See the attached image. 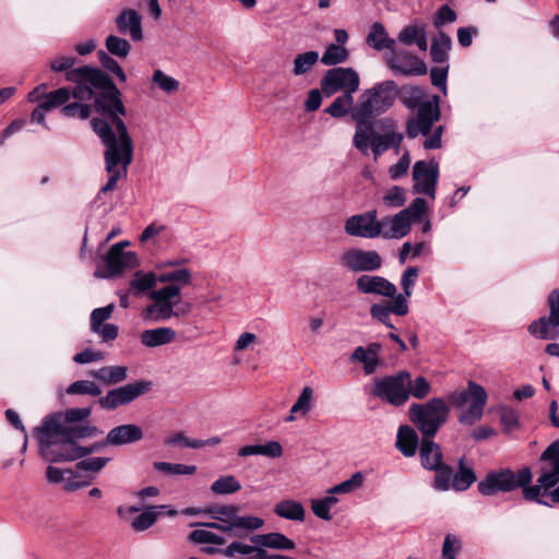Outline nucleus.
I'll use <instances>...</instances> for the list:
<instances>
[{
	"label": "nucleus",
	"instance_id": "680f3d73",
	"mask_svg": "<svg viewBox=\"0 0 559 559\" xmlns=\"http://www.w3.org/2000/svg\"><path fill=\"white\" fill-rule=\"evenodd\" d=\"M98 57H99V61H100L102 66L106 70H108L109 72L116 74L117 78L121 82H124L127 80V76H126L122 68L118 64V62L115 59H112L110 56H108L104 51H99L98 52Z\"/></svg>",
	"mask_w": 559,
	"mask_h": 559
},
{
	"label": "nucleus",
	"instance_id": "c03bdc74",
	"mask_svg": "<svg viewBox=\"0 0 559 559\" xmlns=\"http://www.w3.org/2000/svg\"><path fill=\"white\" fill-rule=\"evenodd\" d=\"M350 360L361 362L367 374L373 373L379 365V357L371 356L362 346L355 348L350 355Z\"/></svg>",
	"mask_w": 559,
	"mask_h": 559
},
{
	"label": "nucleus",
	"instance_id": "e2e57ef3",
	"mask_svg": "<svg viewBox=\"0 0 559 559\" xmlns=\"http://www.w3.org/2000/svg\"><path fill=\"white\" fill-rule=\"evenodd\" d=\"M109 461H110L109 457H99V456L98 457H87V459L81 460L76 464V467L80 471H88V472L98 473L105 467V465Z\"/></svg>",
	"mask_w": 559,
	"mask_h": 559
},
{
	"label": "nucleus",
	"instance_id": "13d9d810",
	"mask_svg": "<svg viewBox=\"0 0 559 559\" xmlns=\"http://www.w3.org/2000/svg\"><path fill=\"white\" fill-rule=\"evenodd\" d=\"M114 308V304H109L106 307L94 309L91 313V330H97L98 326L105 324L104 322L111 317Z\"/></svg>",
	"mask_w": 559,
	"mask_h": 559
},
{
	"label": "nucleus",
	"instance_id": "c85d7f7f",
	"mask_svg": "<svg viewBox=\"0 0 559 559\" xmlns=\"http://www.w3.org/2000/svg\"><path fill=\"white\" fill-rule=\"evenodd\" d=\"M418 435L416 430L408 426H400L396 435V448L406 457L414 456L418 449Z\"/></svg>",
	"mask_w": 559,
	"mask_h": 559
},
{
	"label": "nucleus",
	"instance_id": "2eb2a0df",
	"mask_svg": "<svg viewBox=\"0 0 559 559\" xmlns=\"http://www.w3.org/2000/svg\"><path fill=\"white\" fill-rule=\"evenodd\" d=\"M128 241H120L111 246L105 257V265L95 272L96 277L110 278L120 275L126 270L139 264L138 257L132 251H124Z\"/></svg>",
	"mask_w": 559,
	"mask_h": 559
},
{
	"label": "nucleus",
	"instance_id": "338daca9",
	"mask_svg": "<svg viewBox=\"0 0 559 559\" xmlns=\"http://www.w3.org/2000/svg\"><path fill=\"white\" fill-rule=\"evenodd\" d=\"M456 20V13L448 5H441L435 14L433 25L439 28L447 23H453Z\"/></svg>",
	"mask_w": 559,
	"mask_h": 559
},
{
	"label": "nucleus",
	"instance_id": "864d4df0",
	"mask_svg": "<svg viewBox=\"0 0 559 559\" xmlns=\"http://www.w3.org/2000/svg\"><path fill=\"white\" fill-rule=\"evenodd\" d=\"M475 480V473L471 468L461 466L460 471L453 475V488L459 491L466 490Z\"/></svg>",
	"mask_w": 559,
	"mask_h": 559
},
{
	"label": "nucleus",
	"instance_id": "8fccbe9b",
	"mask_svg": "<svg viewBox=\"0 0 559 559\" xmlns=\"http://www.w3.org/2000/svg\"><path fill=\"white\" fill-rule=\"evenodd\" d=\"M436 472L435 477V488L438 490H448L450 487H453V473L451 467L448 465L440 464L439 467L433 468Z\"/></svg>",
	"mask_w": 559,
	"mask_h": 559
},
{
	"label": "nucleus",
	"instance_id": "f257e3e1",
	"mask_svg": "<svg viewBox=\"0 0 559 559\" xmlns=\"http://www.w3.org/2000/svg\"><path fill=\"white\" fill-rule=\"evenodd\" d=\"M540 460L547 462L540 468L536 485L531 486L532 472L528 467L518 473L507 468L490 472L478 483V491L484 496H492L499 491L509 492L522 488L525 500L552 507L559 503V441L552 442L543 453Z\"/></svg>",
	"mask_w": 559,
	"mask_h": 559
},
{
	"label": "nucleus",
	"instance_id": "c756f323",
	"mask_svg": "<svg viewBox=\"0 0 559 559\" xmlns=\"http://www.w3.org/2000/svg\"><path fill=\"white\" fill-rule=\"evenodd\" d=\"M419 455L421 465L427 469H433L442 463V452L440 447L432 441V438L423 437L419 447Z\"/></svg>",
	"mask_w": 559,
	"mask_h": 559
},
{
	"label": "nucleus",
	"instance_id": "09e8293b",
	"mask_svg": "<svg viewBox=\"0 0 559 559\" xmlns=\"http://www.w3.org/2000/svg\"><path fill=\"white\" fill-rule=\"evenodd\" d=\"M105 46L109 53L118 58H126L131 50L129 41L116 35H109L106 38Z\"/></svg>",
	"mask_w": 559,
	"mask_h": 559
},
{
	"label": "nucleus",
	"instance_id": "cd10ccee",
	"mask_svg": "<svg viewBox=\"0 0 559 559\" xmlns=\"http://www.w3.org/2000/svg\"><path fill=\"white\" fill-rule=\"evenodd\" d=\"M250 540L258 546L276 550H293L296 548L294 540L277 532L253 535Z\"/></svg>",
	"mask_w": 559,
	"mask_h": 559
},
{
	"label": "nucleus",
	"instance_id": "37998d69",
	"mask_svg": "<svg viewBox=\"0 0 559 559\" xmlns=\"http://www.w3.org/2000/svg\"><path fill=\"white\" fill-rule=\"evenodd\" d=\"M347 58L348 51L346 48L340 45L331 44L326 47L320 60L324 66H335L346 61Z\"/></svg>",
	"mask_w": 559,
	"mask_h": 559
},
{
	"label": "nucleus",
	"instance_id": "6ab92c4d",
	"mask_svg": "<svg viewBox=\"0 0 559 559\" xmlns=\"http://www.w3.org/2000/svg\"><path fill=\"white\" fill-rule=\"evenodd\" d=\"M388 67L395 74L404 76L424 75L428 69L423 59L408 50H396L394 47L391 55L385 57Z\"/></svg>",
	"mask_w": 559,
	"mask_h": 559
},
{
	"label": "nucleus",
	"instance_id": "9d476101",
	"mask_svg": "<svg viewBox=\"0 0 559 559\" xmlns=\"http://www.w3.org/2000/svg\"><path fill=\"white\" fill-rule=\"evenodd\" d=\"M486 402L485 389L473 381L468 382L466 390L455 392L451 396V403L461 409L459 421L466 426H472L480 420Z\"/></svg>",
	"mask_w": 559,
	"mask_h": 559
},
{
	"label": "nucleus",
	"instance_id": "1a4fd4ad",
	"mask_svg": "<svg viewBox=\"0 0 559 559\" xmlns=\"http://www.w3.org/2000/svg\"><path fill=\"white\" fill-rule=\"evenodd\" d=\"M428 204L425 199L416 198L408 207L394 215H388L379 221L380 237L384 239H401L412 228L413 223L421 222L426 217Z\"/></svg>",
	"mask_w": 559,
	"mask_h": 559
},
{
	"label": "nucleus",
	"instance_id": "ddd939ff",
	"mask_svg": "<svg viewBox=\"0 0 559 559\" xmlns=\"http://www.w3.org/2000/svg\"><path fill=\"white\" fill-rule=\"evenodd\" d=\"M409 372L401 371L395 376L385 377L374 382L372 394L394 406H401L409 399Z\"/></svg>",
	"mask_w": 559,
	"mask_h": 559
},
{
	"label": "nucleus",
	"instance_id": "5701e85b",
	"mask_svg": "<svg viewBox=\"0 0 559 559\" xmlns=\"http://www.w3.org/2000/svg\"><path fill=\"white\" fill-rule=\"evenodd\" d=\"M46 88L45 84L35 87L28 94L29 102H40L49 111L56 107L64 105L72 95V90L60 87L49 93H43Z\"/></svg>",
	"mask_w": 559,
	"mask_h": 559
},
{
	"label": "nucleus",
	"instance_id": "dca6fc26",
	"mask_svg": "<svg viewBox=\"0 0 559 559\" xmlns=\"http://www.w3.org/2000/svg\"><path fill=\"white\" fill-rule=\"evenodd\" d=\"M359 84V75L352 68L330 69L321 79V90L326 96H332L340 91L354 94L358 91Z\"/></svg>",
	"mask_w": 559,
	"mask_h": 559
},
{
	"label": "nucleus",
	"instance_id": "393cba45",
	"mask_svg": "<svg viewBox=\"0 0 559 559\" xmlns=\"http://www.w3.org/2000/svg\"><path fill=\"white\" fill-rule=\"evenodd\" d=\"M397 39L403 45L411 46L415 44L419 50L426 51L428 49L426 24L421 21H415L401 29Z\"/></svg>",
	"mask_w": 559,
	"mask_h": 559
},
{
	"label": "nucleus",
	"instance_id": "49530a36",
	"mask_svg": "<svg viewBox=\"0 0 559 559\" xmlns=\"http://www.w3.org/2000/svg\"><path fill=\"white\" fill-rule=\"evenodd\" d=\"M153 467L156 471L163 472L167 475H192L197 471L194 465L168 462H155Z\"/></svg>",
	"mask_w": 559,
	"mask_h": 559
},
{
	"label": "nucleus",
	"instance_id": "de8ad7c7",
	"mask_svg": "<svg viewBox=\"0 0 559 559\" xmlns=\"http://www.w3.org/2000/svg\"><path fill=\"white\" fill-rule=\"evenodd\" d=\"M188 540L194 544H213V545H224L226 543L225 538L221 535H217L209 530H194L189 536Z\"/></svg>",
	"mask_w": 559,
	"mask_h": 559
},
{
	"label": "nucleus",
	"instance_id": "39448f33",
	"mask_svg": "<svg viewBox=\"0 0 559 559\" xmlns=\"http://www.w3.org/2000/svg\"><path fill=\"white\" fill-rule=\"evenodd\" d=\"M399 86L393 80H386L366 88L358 97L352 114L355 121L353 139L356 148H365L367 133L371 131L372 119L388 111L395 103Z\"/></svg>",
	"mask_w": 559,
	"mask_h": 559
},
{
	"label": "nucleus",
	"instance_id": "7c9ffc66",
	"mask_svg": "<svg viewBox=\"0 0 559 559\" xmlns=\"http://www.w3.org/2000/svg\"><path fill=\"white\" fill-rule=\"evenodd\" d=\"M273 512L277 516L289 521L304 522L306 519L305 507L301 502L293 499H285L277 502L273 508Z\"/></svg>",
	"mask_w": 559,
	"mask_h": 559
},
{
	"label": "nucleus",
	"instance_id": "c9c22d12",
	"mask_svg": "<svg viewBox=\"0 0 559 559\" xmlns=\"http://www.w3.org/2000/svg\"><path fill=\"white\" fill-rule=\"evenodd\" d=\"M451 45V38L445 33L440 32L431 43L430 55L432 61L437 63L445 62Z\"/></svg>",
	"mask_w": 559,
	"mask_h": 559
},
{
	"label": "nucleus",
	"instance_id": "79ce46f5",
	"mask_svg": "<svg viewBox=\"0 0 559 559\" xmlns=\"http://www.w3.org/2000/svg\"><path fill=\"white\" fill-rule=\"evenodd\" d=\"M66 392L70 395L99 396L102 394L100 388L90 380L74 381L67 388Z\"/></svg>",
	"mask_w": 559,
	"mask_h": 559
},
{
	"label": "nucleus",
	"instance_id": "6e6d98bb",
	"mask_svg": "<svg viewBox=\"0 0 559 559\" xmlns=\"http://www.w3.org/2000/svg\"><path fill=\"white\" fill-rule=\"evenodd\" d=\"M462 549V543L459 537L452 534H448L444 537L442 545V558L443 559H456V555Z\"/></svg>",
	"mask_w": 559,
	"mask_h": 559
},
{
	"label": "nucleus",
	"instance_id": "69168bd1",
	"mask_svg": "<svg viewBox=\"0 0 559 559\" xmlns=\"http://www.w3.org/2000/svg\"><path fill=\"white\" fill-rule=\"evenodd\" d=\"M411 156L409 152H404L399 162L389 168L390 177L394 180L405 176L409 168Z\"/></svg>",
	"mask_w": 559,
	"mask_h": 559
},
{
	"label": "nucleus",
	"instance_id": "0e129e2a",
	"mask_svg": "<svg viewBox=\"0 0 559 559\" xmlns=\"http://www.w3.org/2000/svg\"><path fill=\"white\" fill-rule=\"evenodd\" d=\"M418 277V270L414 266L407 267L402 276H401V286L403 289V294L406 296H412L414 285Z\"/></svg>",
	"mask_w": 559,
	"mask_h": 559
},
{
	"label": "nucleus",
	"instance_id": "aec40b11",
	"mask_svg": "<svg viewBox=\"0 0 559 559\" xmlns=\"http://www.w3.org/2000/svg\"><path fill=\"white\" fill-rule=\"evenodd\" d=\"M414 192L424 193L432 200L436 198V187L439 179V164L435 159L418 160L413 166Z\"/></svg>",
	"mask_w": 559,
	"mask_h": 559
},
{
	"label": "nucleus",
	"instance_id": "603ef678",
	"mask_svg": "<svg viewBox=\"0 0 559 559\" xmlns=\"http://www.w3.org/2000/svg\"><path fill=\"white\" fill-rule=\"evenodd\" d=\"M431 386L428 380L419 376L412 380L409 376V386L407 388V392H409V396H414L415 399L423 400L430 393Z\"/></svg>",
	"mask_w": 559,
	"mask_h": 559
},
{
	"label": "nucleus",
	"instance_id": "7ed1b4c3",
	"mask_svg": "<svg viewBox=\"0 0 559 559\" xmlns=\"http://www.w3.org/2000/svg\"><path fill=\"white\" fill-rule=\"evenodd\" d=\"M120 116V114H112L91 121L93 130L106 146L104 158L109 178L102 187L100 194H106L116 188L118 180L127 176L128 167L132 162L133 143Z\"/></svg>",
	"mask_w": 559,
	"mask_h": 559
},
{
	"label": "nucleus",
	"instance_id": "423d86ee",
	"mask_svg": "<svg viewBox=\"0 0 559 559\" xmlns=\"http://www.w3.org/2000/svg\"><path fill=\"white\" fill-rule=\"evenodd\" d=\"M60 419V415H53L36 428L41 456L52 463L82 459L81 447L64 431Z\"/></svg>",
	"mask_w": 559,
	"mask_h": 559
},
{
	"label": "nucleus",
	"instance_id": "9b49d317",
	"mask_svg": "<svg viewBox=\"0 0 559 559\" xmlns=\"http://www.w3.org/2000/svg\"><path fill=\"white\" fill-rule=\"evenodd\" d=\"M213 520L222 522L234 536H245L264 526V520L255 515H239L235 504L216 506L209 510Z\"/></svg>",
	"mask_w": 559,
	"mask_h": 559
},
{
	"label": "nucleus",
	"instance_id": "bf43d9fd",
	"mask_svg": "<svg viewBox=\"0 0 559 559\" xmlns=\"http://www.w3.org/2000/svg\"><path fill=\"white\" fill-rule=\"evenodd\" d=\"M409 296H406L405 294H395L393 300L384 304L386 308L396 316H406L408 313V301L407 298Z\"/></svg>",
	"mask_w": 559,
	"mask_h": 559
},
{
	"label": "nucleus",
	"instance_id": "20e7f679",
	"mask_svg": "<svg viewBox=\"0 0 559 559\" xmlns=\"http://www.w3.org/2000/svg\"><path fill=\"white\" fill-rule=\"evenodd\" d=\"M159 283L168 284L150 292L153 304L146 306L142 317L151 322H162L174 317H186L191 311L189 302L181 305V289L192 284V273L187 267H179L159 274Z\"/></svg>",
	"mask_w": 559,
	"mask_h": 559
},
{
	"label": "nucleus",
	"instance_id": "72a5a7b5",
	"mask_svg": "<svg viewBox=\"0 0 559 559\" xmlns=\"http://www.w3.org/2000/svg\"><path fill=\"white\" fill-rule=\"evenodd\" d=\"M319 60V52L314 50L297 53L293 60V75L302 76L309 73Z\"/></svg>",
	"mask_w": 559,
	"mask_h": 559
},
{
	"label": "nucleus",
	"instance_id": "e433bc0d",
	"mask_svg": "<svg viewBox=\"0 0 559 559\" xmlns=\"http://www.w3.org/2000/svg\"><path fill=\"white\" fill-rule=\"evenodd\" d=\"M354 94L343 93L336 97L325 111L334 118H342L354 111Z\"/></svg>",
	"mask_w": 559,
	"mask_h": 559
},
{
	"label": "nucleus",
	"instance_id": "f704fd0d",
	"mask_svg": "<svg viewBox=\"0 0 559 559\" xmlns=\"http://www.w3.org/2000/svg\"><path fill=\"white\" fill-rule=\"evenodd\" d=\"M166 506H151L142 511L131 522V527L135 532H143L155 524L160 515V510L166 509Z\"/></svg>",
	"mask_w": 559,
	"mask_h": 559
},
{
	"label": "nucleus",
	"instance_id": "58836bf2",
	"mask_svg": "<svg viewBox=\"0 0 559 559\" xmlns=\"http://www.w3.org/2000/svg\"><path fill=\"white\" fill-rule=\"evenodd\" d=\"M152 83L164 93L171 95L179 91L180 83L175 78L157 69L152 75Z\"/></svg>",
	"mask_w": 559,
	"mask_h": 559
},
{
	"label": "nucleus",
	"instance_id": "774afa93",
	"mask_svg": "<svg viewBox=\"0 0 559 559\" xmlns=\"http://www.w3.org/2000/svg\"><path fill=\"white\" fill-rule=\"evenodd\" d=\"M64 431L76 442L79 439L94 437L100 433L95 426H80L74 428H64Z\"/></svg>",
	"mask_w": 559,
	"mask_h": 559
},
{
	"label": "nucleus",
	"instance_id": "2f4dec72",
	"mask_svg": "<svg viewBox=\"0 0 559 559\" xmlns=\"http://www.w3.org/2000/svg\"><path fill=\"white\" fill-rule=\"evenodd\" d=\"M367 43L370 47L377 50H382L385 48L391 51L395 46V40L389 38L384 26L379 22H376L371 25L367 36Z\"/></svg>",
	"mask_w": 559,
	"mask_h": 559
},
{
	"label": "nucleus",
	"instance_id": "412c9836",
	"mask_svg": "<svg viewBox=\"0 0 559 559\" xmlns=\"http://www.w3.org/2000/svg\"><path fill=\"white\" fill-rule=\"evenodd\" d=\"M344 230L352 237L374 239L380 237L379 219L377 210H370L364 214L348 217Z\"/></svg>",
	"mask_w": 559,
	"mask_h": 559
},
{
	"label": "nucleus",
	"instance_id": "a18cd8bd",
	"mask_svg": "<svg viewBox=\"0 0 559 559\" xmlns=\"http://www.w3.org/2000/svg\"><path fill=\"white\" fill-rule=\"evenodd\" d=\"M364 484V475L360 472L354 473L350 478L333 486L328 490V493L338 495V493H350L357 489H359Z\"/></svg>",
	"mask_w": 559,
	"mask_h": 559
},
{
	"label": "nucleus",
	"instance_id": "a19ab883",
	"mask_svg": "<svg viewBox=\"0 0 559 559\" xmlns=\"http://www.w3.org/2000/svg\"><path fill=\"white\" fill-rule=\"evenodd\" d=\"M157 283H159V275H156L153 272L143 273L138 271L131 281L130 286L139 293H145L155 287Z\"/></svg>",
	"mask_w": 559,
	"mask_h": 559
},
{
	"label": "nucleus",
	"instance_id": "b1692460",
	"mask_svg": "<svg viewBox=\"0 0 559 559\" xmlns=\"http://www.w3.org/2000/svg\"><path fill=\"white\" fill-rule=\"evenodd\" d=\"M143 438V430L134 424L120 425L108 431L105 443L110 445H124L134 443Z\"/></svg>",
	"mask_w": 559,
	"mask_h": 559
},
{
	"label": "nucleus",
	"instance_id": "473e14b6",
	"mask_svg": "<svg viewBox=\"0 0 559 559\" xmlns=\"http://www.w3.org/2000/svg\"><path fill=\"white\" fill-rule=\"evenodd\" d=\"M90 374L103 383L117 384L127 379L128 369L123 366H106L91 371Z\"/></svg>",
	"mask_w": 559,
	"mask_h": 559
},
{
	"label": "nucleus",
	"instance_id": "4d7b16f0",
	"mask_svg": "<svg viewBox=\"0 0 559 559\" xmlns=\"http://www.w3.org/2000/svg\"><path fill=\"white\" fill-rule=\"evenodd\" d=\"M253 551V545H248L242 542H233L225 549L222 550L224 556L235 558L238 556H247L250 559Z\"/></svg>",
	"mask_w": 559,
	"mask_h": 559
},
{
	"label": "nucleus",
	"instance_id": "3c124183",
	"mask_svg": "<svg viewBox=\"0 0 559 559\" xmlns=\"http://www.w3.org/2000/svg\"><path fill=\"white\" fill-rule=\"evenodd\" d=\"M383 204L386 207L395 209L401 207L406 202V193L405 189L394 186L390 188L382 198Z\"/></svg>",
	"mask_w": 559,
	"mask_h": 559
},
{
	"label": "nucleus",
	"instance_id": "4468645a",
	"mask_svg": "<svg viewBox=\"0 0 559 559\" xmlns=\"http://www.w3.org/2000/svg\"><path fill=\"white\" fill-rule=\"evenodd\" d=\"M152 382L147 380L127 383L109 390L104 396L99 397L98 404L103 409L114 411L119 406L130 404L138 397L146 394L152 390Z\"/></svg>",
	"mask_w": 559,
	"mask_h": 559
},
{
	"label": "nucleus",
	"instance_id": "4be33fe9",
	"mask_svg": "<svg viewBox=\"0 0 559 559\" xmlns=\"http://www.w3.org/2000/svg\"><path fill=\"white\" fill-rule=\"evenodd\" d=\"M355 284L360 294H372L382 297H394L396 294V286L385 277L379 275H360L357 277Z\"/></svg>",
	"mask_w": 559,
	"mask_h": 559
},
{
	"label": "nucleus",
	"instance_id": "bb28decb",
	"mask_svg": "<svg viewBox=\"0 0 559 559\" xmlns=\"http://www.w3.org/2000/svg\"><path fill=\"white\" fill-rule=\"evenodd\" d=\"M176 338V331L169 326L144 330L140 341L145 347H158L171 343Z\"/></svg>",
	"mask_w": 559,
	"mask_h": 559
},
{
	"label": "nucleus",
	"instance_id": "6e6552de",
	"mask_svg": "<svg viewBox=\"0 0 559 559\" xmlns=\"http://www.w3.org/2000/svg\"><path fill=\"white\" fill-rule=\"evenodd\" d=\"M450 406L441 397H433L426 403L413 404L408 408L409 420L421 432L423 437L433 438L447 423Z\"/></svg>",
	"mask_w": 559,
	"mask_h": 559
},
{
	"label": "nucleus",
	"instance_id": "ea45409f",
	"mask_svg": "<svg viewBox=\"0 0 559 559\" xmlns=\"http://www.w3.org/2000/svg\"><path fill=\"white\" fill-rule=\"evenodd\" d=\"M241 489V484L233 475H226L217 478L211 485V490L215 495H231Z\"/></svg>",
	"mask_w": 559,
	"mask_h": 559
},
{
	"label": "nucleus",
	"instance_id": "5fc2aeb1",
	"mask_svg": "<svg viewBox=\"0 0 559 559\" xmlns=\"http://www.w3.org/2000/svg\"><path fill=\"white\" fill-rule=\"evenodd\" d=\"M91 112H92V107L90 105L81 104L78 102H74L71 104H64V106L61 108V114L68 118L78 116L84 120L91 116Z\"/></svg>",
	"mask_w": 559,
	"mask_h": 559
},
{
	"label": "nucleus",
	"instance_id": "0eeeda50",
	"mask_svg": "<svg viewBox=\"0 0 559 559\" xmlns=\"http://www.w3.org/2000/svg\"><path fill=\"white\" fill-rule=\"evenodd\" d=\"M425 92L418 86H409L403 90L402 103L407 109L418 108L416 117L409 118L406 123V134L414 139L419 133L428 135L436 121L440 118L439 97L433 100H424Z\"/></svg>",
	"mask_w": 559,
	"mask_h": 559
},
{
	"label": "nucleus",
	"instance_id": "f8f14e48",
	"mask_svg": "<svg viewBox=\"0 0 559 559\" xmlns=\"http://www.w3.org/2000/svg\"><path fill=\"white\" fill-rule=\"evenodd\" d=\"M379 124L384 131L383 134L374 131L371 124V131L367 133L366 147L358 148L362 154H368L371 147L374 159L382 155L389 148H393L395 154L400 153L401 143L404 135L395 131V122L391 118H383L379 120Z\"/></svg>",
	"mask_w": 559,
	"mask_h": 559
},
{
	"label": "nucleus",
	"instance_id": "a211bd4d",
	"mask_svg": "<svg viewBox=\"0 0 559 559\" xmlns=\"http://www.w3.org/2000/svg\"><path fill=\"white\" fill-rule=\"evenodd\" d=\"M341 266L353 273L374 272L382 266V258L376 250L349 248L338 258Z\"/></svg>",
	"mask_w": 559,
	"mask_h": 559
},
{
	"label": "nucleus",
	"instance_id": "f3484780",
	"mask_svg": "<svg viewBox=\"0 0 559 559\" xmlns=\"http://www.w3.org/2000/svg\"><path fill=\"white\" fill-rule=\"evenodd\" d=\"M549 316H543L533 321L527 331L540 340H556L559 337V289H555L548 297Z\"/></svg>",
	"mask_w": 559,
	"mask_h": 559
},
{
	"label": "nucleus",
	"instance_id": "4c0bfd02",
	"mask_svg": "<svg viewBox=\"0 0 559 559\" xmlns=\"http://www.w3.org/2000/svg\"><path fill=\"white\" fill-rule=\"evenodd\" d=\"M314 406V391L311 386H304L296 402L293 404V413H300L306 417Z\"/></svg>",
	"mask_w": 559,
	"mask_h": 559
},
{
	"label": "nucleus",
	"instance_id": "f03ea898",
	"mask_svg": "<svg viewBox=\"0 0 559 559\" xmlns=\"http://www.w3.org/2000/svg\"><path fill=\"white\" fill-rule=\"evenodd\" d=\"M76 59L70 56H59L52 59L49 67L55 72L66 71V80L75 84L72 96L79 100H90L95 97V110L107 117L112 114L124 115L121 94L112 80L102 70L91 67L72 69Z\"/></svg>",
	"mask_w": 559,
	"mask_h": 559
},
{
	"label": "nucleus",
	"instance_id": "052dcab7",
	"mask_svg": "<svg viewBox=\"0 0 559 559\" xmlns=\"http://www.w3.org/2000/svg\"><path fill=\"white\" fill-rule=\"evenodd\" d=\"M391 311L386 308L384 304H373L370 307V316L372 319L381 322L389 329H394V325L391 321Z\"/></svg>",
	"mask_w": 559,
	"mask_h": 559
},
{
	"label": "nucleus",
	"instance_id": "a878e982",
	"mask_svg": "<svg viewBox=\"0 0 559 559\" xmlns=\"http://www.w3.org/2000/svg\"><path fill=\"white\" fill-rule=\"evenodd\" d=\"M119 32L129 33L133 40L142 39V19L135 10H123L116 19Z\"/></svg>",
	"mask_w": 559,
	"mask_h": 559
}]
</instances>
